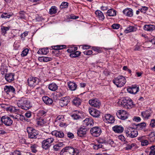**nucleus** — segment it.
Instances as JSON below:
<instances>
[{"instance_id":"1","label":"nucleus","mask_w":155,"mask_h":155,"mask_svg":"<svg viewBox=\"0 0 155 155\" xmlns=\"http://www.w3.org/2000/svg\"><path fill=\"white\" fill-rule=\"evenodd\" d=\"M18 107L22 109L27 110L31 107L30 102L25 98L21 97L17 100Z\"/></svg>"},{"instance_id":"2","label":"nucleus","mask_w":155,"mask_h":155,"mask_svg":"<svg viewBox=\"0 0 155 155\" xmlns=\"http://www.w3.org/2000/svg\"><path fill=\"white\" fill-rule=\"evenodd\" d=\"M79 151L72 147H66L60 153L61 155H78Z\"/></svg>"},{"instance_id":"3","label":"nucleus","mask_w":155,"mask_h":155,"mask_svg":"<svg viewBox=\"0 0 155 155\" xmlns=\"http://www.w3.org/2000/svg\"><path fill=\"white\" fill-rule=\"evenodd\" d=\"M121 106L127 109H129L134 107L135 104L132 100L128 97L123 98L121 102Z\"/></svg>"},{"instance_id":"4","label":"nucleus","mask_w":155,"mask_h":155,"mask_svg":"<svg viewBox=\"0 0 155 155\" xmlns=\"http://www.w3.org/2000/svg\"><path fill=\"white\" fill-rule=\"evenodd\" d=\"M113 82L117 87H121L125 84L126 81L125 77L122 75H120L114 78Z\"/></svg>"},{"instance_id":"5","label":"nucleus","mask_w":155,"mask_h":155,"mask_svg":"<svg viewBox=\"0 0 155 155\" xmlns=\"http://www.w3.org/2000/svg\"><path fill=\"white\" fill-rule=\"evenodd\" d=\"M28 133V137L30 138L36 139L39 134L38 131L33 128L28 127L27 129Z\"/></svg>"},{"instance_id":"6","label":"nucleus","mask_w":155,"mask_h":155,"mask_svg":"<svg viewBox=\"0 0 155 155\" xmlns=\"http://www.w3.org/2000/svg\"><path fill=\"white\" fill-rule=\"evenodd\" d=\"M126 134L128 137L134 138L136 137L138 134V132L136 130L131 127H129L125 130Z\"/></svg>"},{"instance_id":"7","label":"nucleus","mask_w":155,"mask_h":155,"mask_svg":"<svg viewBox=\"0 0 155 155\" xmlns=\"http://www.w3.org/2000/svg\"><path fill=\"white\" fill-rule=\"evenodd\" d=\"M54 140L53 138H50L43 140L41 143L42 148L45 150H49Z\"/></svg>"},{"instance_id":"8","label":"nucleus","mask_w":155,"mask_h":155,"mask_svg":"<svg viewBox=\"0 0 155 155\" xmlns=\"http://www.w3.org/2000/svg\"><path fill=\"white\" fill-rule=\"evenodd\" d=\"M1 124H4L6 126H10L13 123V120L9 117L4 116L1 117Z\"/></svg>"},{"instance_id":"9","label":"nucleus","mask_w":155,"mask_h":155,"mask_svg":"<svg viewBox=\"0 0 155 155\" xmlns=\"http://www.w3.org/2000/svg\"><path fill=\"white\" fill-rule=\"evenodd\" d=\"M39 81L40 80L38 78L32 77L29 78L28 80V85L30 87L35 86L38 84Z\"/></svg>"},{"instance_id":"10","label":"nucleus","mask_w":155,"mask_h":155,"mask_svg":"<svg viewBox=\"0 0 155 155\" xmlns=\"http://www.w3.org/2000/svg\"><path fill=\"white\" fill-rule=\"evenodd\" d=\"M90 132L93 136L97 137L101 134V130L100 127H95L91 129Z\"/></svg>"},{"instance_id":"11","label":"nucleus","mask_w":155,"mask_h":155,"mask_svg":"<svg viewBox=\"0 0 155 155\" xmlns=\"http://www.w3.org/2000/svg\"><path fill=\"white\" fill-rule=\"evenodd\" d=\"M117 117L122 120H125L128 117V114L124 110H120L116 114Z\"/></svg>"},{"instance_id":"12","label":"nucleus","mask_w":155,"mask_h":155,"mask_svg":"<svg viewBox=\"0 0 155 155\" xmlns=\"http://www.w3.org/2000/svg\"><path fill=\"white\" fill-rule=\"evenodd\" d=\"M87 130L84 126L80 127L77 131V135L79 137H85L87 135Z\"/></svg>"},{"instance_id":"13","label":"nucleus","mask_w":155,"mask_h":155,"mask_svg":"<svg viewBox=\"0 0 155 155\" xmlns=\"http://www.w3.org/2000/svg\"><path fill=\"white\" fill-rule=\"evenodd\" d=\"M89 103L91 106L97 108H99L101 105L100 101L97 99L89 100Z\"/></svg>"},{"instance_id":"14","label":"nucleus","mask_w":155,"mask_h":155,"mask_svg":"<svg viewBox=\"0 0 155 155\" xmlns=\"http://www.w3.org/2000/svg\"><path fill=\"white\" fill-rule=\"evenodd\" d=\"M70 98L69 97H66L61 98L59 104L61 107L67 106L70 101Z\"/></svg>"},{"instance_id":"15","label":"nucleus","mask_w":155,"mask_h":155,"mask_svg":"<svg viewBox=\"0 0 155 155\" xmlns=\"http://www.w3.org/2000/svg\"><path fill=\"white\" fill-rule=\"evenodd\" d=\"M89 112L90 114L94 117L98 118L100 115V111L93 108H89Z\"/></svg>"},{"instance_id":"16","label":"nucleus","mask_w":155,"mask_h":155,"mask_svg":"<svg viewBox=\"0 0 155 155\" xmlns=\"http://www.w3.org/2000/svg\"><path fill=\"white\" fill-rule=\"evenodd\" d=\"M105 121L107 122L108 123L112 124L113 123L115 119L114 117L111 115L109 114H107L105 115Z\"/></svg>"},{"instance_id":"17","label":"nucleus","mask_w":155,"mask_h":155,"mask_svg":"<svg viewBox=\"0 0 155 155\" xmlns=\"http://www.w3.org/2000/svg\"><path fill=\"white\" fill-rule=\"evenodd\" d=\"M139 88L136 85L132 86L131 87L127 89V91L129 93L132 94H135L139 91Z\"/></svg>"},{"instance_id":"18","label":"nucleus","mask_w":155,"mask_h":155,"mask_svg":"<svg viewBox=\"0 0 155 155\" xmlns=\"http://www.w3.org/2000/svg\"><path fill=\"white\" fill-rule=\"evenodd\" d=\"M93 124V120L91 118H87L83 121V124L84 126H91Z\"/></svg>"},{"instance_id":"19","label":"nucleus","mask_w":155,"mask_h":155,"mask_svg":"<svg viewBox=\"0 0 155 155\" xmlns=\"http://www.w3.org/2000/svg\"><path fill=\"white\" fill-rule=\"evenodd\" d=\"M123 12L124 15L127 16L131 17L133 15V11L131 8L125 9Z\"/></svg>"},{"instance_id":"20","label":"nucleus","mask_w":155,"mask_h":155,"mask_svg":"<svg viewBox=\"0 0 155 155\" xmlns=\"http://www.w3.org/2000/svg\"><path fill=\"white\" fill-rule=\"evenodd\" d=\"M52 134L53 135L55 136L56 137L58 138H63L64 136L63 132L61 131H53L52 132Z\"/></svg>"},{"instance_id":"21","label":"nucleus","mask_w":155,"mask_h":155,"mask_svg":"<svg viewBox=\"0 0 155 155\" xmlns=\"http://www.w3.org/2000/svg\"><path fill=\"white\" fill-rule=\"evenodd\" d=\"M14 75V73H7L5 75V78L8 82H11L13 81Z\"/></svg>"},{"instance_id":"22","label":"nucleus","mask_w":155,"mask_h":155,"mask_svg":"<svg viewBox=\"0 0 155 155\" xmlns=\"http://www.w3.org/2000/svg\"><path fill=\"white\" fill-rule=\"evenodd\" d=\"M4 90L5 92L8 94L10 92L14 93L15 91V89L13 86H6Z\"/></svg>"},{"instance_id":"23","label":"nucleus","mask_w":155,"mask_h":155,"mask_svg":"<svg viewBox=\"0 0 155 155\" xmlns=\"http://www.w3.org/2000/svg\"><path fill=\"white\" fill-rule=\"evenodd\" d=\"M68 85L69 89L72 91H75L77 87L76 84L73 82H68Z\"/></svg>"},{"instance_id":"24","label":"nucleus","mask_w":155,"mask_h":155,"mask_svg":"<svg viewBox=\"0 0 155 155\" xmlns=\"http://www.w3.org/2000/svg\"><path fill=\"white\" fill-rule=\"evenodd\" d=\"M143 29L146 31H151L155 29V25H146L143 26Z\"/></svg>"},{"instance_id":"25","label":"nucleus","mask_w":155,"mask_h":155,"mask_svg":"<svg viewBox=\"0 0 155 155\" xmlns=\"http://www.w3.org/2000/svg\"><path fill=\"white\" fill-rule=\"evenodd\" d=\"M42 99L44 103L48 105L51 104L53 101L52 99L47 96H45L42 98Z\"/></svg>"},{"instance_id":"26","label":"nucleus","mask_w":155,"mask_h":155,"mask_svg":"<svg viewBox=\"0 0 155 155\" xmlns=\"http://www.w3.org/2000/svg\"><path fill=\"white\" fill-rule=\"evenodd\" d=\"M113 129L116 133H121L124 130V128L121 126L116 125L113 127Z\"/></svg>"},{"instance_id":"27","label":"nucleus","mask_w":155,"mask_h":155,"mask_svg":"<svg viewBox=\"0 0 155 155\" xmlns=\"http://www.w3.org/2000/svg\"><path fill=\"white\" fill-rule=\"evenodd\" d=\"M150 112L148 110L141 112V115L145 119H148L150 116Z\"/></svg>"},{"instance_id":"28","label":"nucleus","mask_w":155,"mask_h":155,"mask_svg":"<svg viewBox=\"0 0 155 155\" xmlns=\"http://www.w3.org/2000/svg\"><path fill=\"white\" fill-rule=\"evenodd\" d=\"M95 13L97 17H98L100 20H103L104 19V16L103 13L100 10H97L96 11Z\"/></svg>"},{"instance_id":"29","label":"nucleus","mask_w":155,"mask_h":155,"mask_svg":"<svg viewBox=\"0 0 155 155\" xmlns=\"http://www.w3.org/2000/svg\"><path fill=\"white\" fill-rule=\"evenodd\" d=\"M107 14L109 16H114L116 15V11L112 9H110L108 10Z\"/></svg>"},{"instance_id":"30","label":"nucleus","mask_w":155,"mask_h":155,"mask_svg":"<svg viewBox=\"0 0 155 155\" xmlns=\"http://www.w3.org/2000/svg\"><path fill=\"white\" fill-rule=\"evenodd\" d=\"M48 51V49L47 48H44L39 50L38 51L37 53L38 54H46Z\"/></svg>"},{"instance_id":"31","label":"nucleus","mask_w":155,"mask_h":155,"mask_svg":"<svg viewBox=\"0 0 155 155\" xmlns=\"http://www.w3.org/2000/svg\"><path fill=\"white\" fill-rule=\"evenodd\" d=\"M137 28L133 26H130L127 27L125 30V32L126 33H128L136 31Z\"/></svg>"},{"instance_id":"32","label":"nucleus","mask_w":155,"mask_h":155,"mask_svg":"<svg viewBox=\"0 0 155 155\" xmlns=\"http://www.w3.org/2000/svg\"><path fill=\"white\" fill-rule=\"evenodd\" d=\"M148 136V138L150 142L155 141V132H151Z\"/></svg>"},{"instance_id":"33","label":"nucleus","mask_w":155,"mask_h":155,"mask_svg":"<svg viewBox=\"0 0 155 155\" xmlns=\"http://www.w3.org/2000/svg\"><path fill=\"white\" fill-rule=\"evenodd\" d=\"M58 86L55 83H52L49 85V89L52 91H55L58 89Z\"/></svg>"},{"instance_id":"34","label":"nucleus","mask_w":155,"mask_h":155,"mask_svg":"<svg viewBox=\"0 0 155 155\" xmlns=\"http://www.w3.org/2000/svg\"><path fill=\"white\" fill-rule=\"evenodd\" d=\"M7 110L11 113H15L19 111V109L16 108L15 107L11 106L7 108Z\"/></svg>"},{"instance_id":"35","label":"nucleus","mask_w":155,"mask_h":155,"mask_svg":"<svg viewBox=\"0 0 155 155\" xmlns=\"http://www.w3.org/2000/svg\"><path fill=\"white\" fill-rule=\"evenodd\" d=\"M66 47V46L65 45H57L52 46L53 49L56 50H61L63 48H65Z\"/></svg>"},{"instance_id":"36","label":"nucleus","mask_w":155,"mask_h":155,"mask_svg":"<svg viewBox=\"0 0 155 155\" xmlns=\"http://www.w3.org/2000/svg\"><path fill=\"white\" fill-rule=\"evenodd\" d=\"M81 100L78 98H74L73 101V104L76 106H78L81 104Z\"/></svg>"},{"instance_id":"37","label":"nucleus","mask_w":155,"mask_h":155,"mask_svg":"<svg viewBox=\"0 0 155 155\" xmlns=\"http://www.w3.org/2000/svg\"><path fill=\"white\" fill-rule=\"evenodd\" d=\"M57 11V8L55 6H52L49 9V13L51 15H53L56 13Z\"/></svg>"},{"instance_id":"38","label":"nucleus","mask_w":155,"mask_h":155,"mask_svg":"<svg viewBox=\"0 0 155 155\" xmlns=\"http://www.w3.org/2000/svg\"><path fill=\"white\" fill-rule=\"evenodd\" d=\"M52 58L48 57H41L39 58V60L44 62H47L52 60Z\"/></svg>"},{"instance_id":"39","label":"nucleus","mask_w":155,"mask_h":155,"mask_svg":"<svg viewBox=\"0 0 155 155\" xmlns=\"http://www.w3.org/2000/svg\"><path fill=\"white\" fill-rule=\"evenodd\" d=\"M10 29L9 27L2 26L1 27L2 34L4 35L7 33V32Z\"/></svg>"},{"instance_id":"40","label":"nucleus","mask_w":155,"mask_h":155,"mask_svg":"<svg viewBox=\"0 0 155 155\" xmlns=\"http://www.w3.org/2000/svg\"><path fill=\"white\" fill-rule=\"evenodd\" d=\"M136 126L137 127V128L139 130H141L146 127V124L144 122H143L137 124Z\"/></svg>"},{"instance_id":"41","label":"nucleus","mask_w":155,"mask_h":155,"mask_svg":"<svg viewBox=\"0 0 155 155\" xmlns=\"http://www.w3.org/2000/svg\"><path fill=\"white\" fill-rule=\"evenodd\" d=\"M37 147V145L36 144H31L30 147L31 151L34 153H36L38 151Z\"/></svg>"},{"instance_id":"42","label":"nucleus","mask_w":155,"mask_h":155,"mask_svg":"<svg viewBox=\"0 0 155 155\" xmlns=\"http://www.w3.org/2000/svg\"><path fill=\"white\" fill-rule=\"evenodd\" d=\"M81 52L76 51L75 52L70 54V56L71 58H76L79 56L81 54Z\"/></svg>"},{"instance_id":"43","label":"nucleus","mask_w":155,"mask_h":155,"mask_svg":"<svg viewBox=\"0 0 155 155\" xmlns=\"http://www.w3.org/2000/svg\"><path fill=\"white\" fill-rule=\"evenodd\" d=\"M68 3L66 2H63L60 6L61 9L68 8Z\"/></svg>"},{"instance_id":"44","label":"nucleus","mask_w":155,"mask_h":155,"mask_svg":"<svg viewBox=\"0 0 155 155\" xmlns=\"http://www.w3.org/2000/svg\"><path fill=\"white\" fill-rule=\"evenodd\" d=\"M64 116L61 115H59L55 119L56 121H58L60 120V121H64Z\"/></svg>"},{"instance_id":"45","label":"nucleus","mask_w":155,"mask_h":155,"mask_svg":"<svg viewBox=\"0 0 155 155\" xmlns=\"http://www.w3.org/2000/svg\"><path fill=\"white\" fill-rule=\"evenodd\" d=\"M72 117L75 120H78L81 118V116L76 113H74L71 115Z\"/></svg>"},{"instance_id":"46","label":"nucleus","mask_w":155,"mask_h":155,"mask_svg":"<svg viewBox=\"0 0 155 155\" xmlns=\"http://www.w3.org/2000/svg\"><path fill=\"white\" fill-rule=\"evenodd\" d=\"M102 146H103L100 143H97V144H95L93 146V148L95 150H97L98 149L102 147Z\"/></svg>"},{"instance_id":"47","label":"nucleus","mask_w":155,"mask_h":155,"mask_svg":"<svg viewBox=\"0 0 155 155\" xmlns=\"http://www.w3.org/2000/svg\"><path fill=\"white\" fill-rule=\"evenodd\" d=\"M45 122L43 119L40 118L38 120L37 123L38 125L41 126L43 125Z\"/></svg>"},{"instance_id":"48","label":"nucleus","mask_w":155,"mask_h":155,"mask_svg":"<svg viewBox=\"0 0 155 155\" xmlns=\"http://www.w3.org/2000/svg\"><path fill=\"white\" fill-rule=\"evenodd\" d=\"M10 16L11 15L7 13H4L1 16V18L5 19L9 18Z\"/></svg>"},{"instance_id":"49","label":"nucleus","mask_w":155,"mask_h":155,"mask_svg":"<svg viewBox=\"0 0 155 155\" xmlns=\"http://www.w3.org/2000/svg\"><path fill=\"white\" fill-rule=\"evenodd\" d=\"M29 50L27 48H26L22 52L21 56L22 57L26 56Z\"/></svg>"},{"instance_id":"50","label":"nucleus","mask_w":155,"mask_h":155,"mask_svg":"<svg viewBox=\"0 0 155 155\" xmlns=\"http://www.w3.org/2000/svg\"><path fill=\"white\" fill-rule=\"evenodd\" d=\"M77 47H73L67 50V51L68 53H71L77 50Z\"/></svg>"},{"instance_id":"51","label":"nucleus","mask_w":155,"mask_h":155,"mask_svg":"<svg viewBox=\"0 0 155 155\" xmlns=\"http://www.w3.org/2000/svg\"><path fill=\"white\" fill-rule=\"evenodd\" d=\"M134 143H132L131 144H128L127 145V146L125 147V149L126 150H130L132 148L135 146Z\"/></svg>"},{"instance_id":"52","label":"nucleus","mask_w":155,"mask_h":155,"mask_svg":"<svg viewBox=\"0 0 155 155\" xmlns=\"http://www.w3.org/2000/svg\"><path fill=\"white\" fill-rule=\"evenodd\" d=\"M148 8L145 6H143L141 8L139 9L141 12L145 13L146 11L148 10Z\"/></svg>"},{"instance_id":"53","label":"nucleus","mask_w":155,"mask_h":155,"mask_svg":"<svg viewBox=\"0 0 155 155\" xmlns=\"http://www.w3.org/2000/svg\"><path fill=\"white\" fill-rule=\"evenodd\" d=\"M25 14L24 12H21L19 13V17L21 19H25Z\"/></svg>"},{"instance_id":"54","label":"nucleus","mask_w":155,"mask_h":155,"mask_svg":"<svg viewBox=\"0 0 155 155\" xmlns=\"http://www.w3.org/2000/svg\"><path fill=\"white\" fill-rule=\"evenodd\" d=\"M120 27V25L118 24H114L112 25V27L114 29H118Z\"/></svg>"},{"instance_id":"55","label":"nucleus","mask_w":155,"mask_h":155,"mask_svg":"<svg viewBox=\"0 0 155 155\" xmlns=\"http://www.w3.org/2000/svg\"><path fill=\"white\" fill-rule=\"evenodd\" d=\"M19 44L18 42L15 41L14 44L13 46L15 49L17 50L19 47Z\"/></svg>"},{"instance_id":"56","label":"nucleus","mask_w":155,"mask_h":155,"mask_svg":"<svg viewBox=\"0 0 155 155\" xmlns=\"http://www.w3.org/2000/svg\"><path fill=\"white\" fill-rule=\"evenodd\" d=\"M150 125L152 127H155V119H152L151 120V122Z\"/></svg>"},{"instance_id":"57","label":"nucleus","mask_w":155,"mask_h":155,"mask_svg":"<svg viewBox=\"0 0 155 155\" xmlns=\"http://www.w3.org/2000/svg\"><path fill=\"white\" fill-rule=\"evenodd\" d=\"M137 139L138 140H140L141 142L143 141H144L146 140V137L145 136H142L141 137H138L137 138Z\"/></svg>"},{"instance_id":"58","label":"nucleus","mask_w":155,"mask_h":155,"mask_svg":"<svg viewBox=\"0 0 155 155\" xmlns=\"http://www.w3.org/2000/svg\"><path fill=\"white\" fill-rule=\"evenodd\" d=\"M148 144V142L146 139L141 142V145L142 146L147 145Z\"/></svg>"},{"instance_id":"59","label":"nucleus","mask_w":155,"mask_h":155,"mask_svg":"<svg viewBox=\"0 0 155 155\" xmlns=\"http://www.w3.org/2000/svg\"><path fill=\"white\" fill-rule=\"evenodd\" d=\"M92 49L94 51L97 52L98 53L101 52V51L100 50L99 48L98 47H92Z\"/></svg>"},{"instance_id":"60","label":"nucleus","mask_w":155,"mask_h":155,"mask_svg":"<svg viewBox=\"0 0 155 155\" xmlns=\"http://www.w3.org/2000/svg\"><path fill=\"white\" fill-rule=\"evenodd\" d=\"M84 54L86 55H90L92 53V51L91 50H87L84 52Z\"/></svg>"},{"instance_id":"61","label":"nucleus","mask_w":155,"mask_h":155,"mask_svg":"<svg viewBox=\"0 0 155 155\" xmlns=\"http://www.w3.org/2000/svg\"><path fill=\"white\" fill-rule=\"evenodd\" d=\"M53 148L54 150L55 151H58L60 150V148L59 147V146L57 144H56L54 146Z\"/></svg>"},{"instance_id":"62","label":"nucleus","mask_w":155,"mask_h":155,"mask_svg":"<svg viewBox=\"0 0 155 155\" xmlns=\"http://www.w3.org/2000/svg\"><path fill=\"white\" fill-rule=\"evenodd\" d=\"M119 139L121 141H124L125 140V138L124 136L122 135H120L118 136Z\"/></svg>"},{"instance_id":"63","label":"nucleus","mask_w":155,"mask_h":155,"mask_svg":"<svg viewBox=\"0 0 155 155\" xmlns=\"http://www.w3.org/2000/svg\"><path fill=\"white\" fill-rule=\"evenodd\" d=\"M46 112L44 110H40L39 111V114L40 115L42 116H45L46 115Z\"/></svg>"},{"instance_id":"64","label":"nucleus","mask_w":155,"mask_h":155,"mask_svg":"<svg viewBox=\"0 0 155 155\" xmlns=\"http://www.w3.org/2000/svg\"><path fill=\"white\" fill-rule=\"evenodd\" d=\"M12 155H21V154L20 152L17 151L12 152Z\"/></svg>"}]
</instances>
